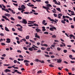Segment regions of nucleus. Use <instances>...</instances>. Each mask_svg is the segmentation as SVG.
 <instances>
[{"label": "nucleus", "instance_id": "obj_1", "mask_svg": "<svg viewBox=\"0 0 75 75\" xmlns=\"http://www.w3.org/2000/svg\"><path fill=\"white\" fill-rule=\"evenodd\" d=\"M21 22L23 24H27V21H26L25 19H23L22 21H21Z\"/></svg>", "mask_w": 75, "mask_h": 75}, {"label": "nucleus", "instance_id": "obj_2", "mask_svg": "<svg viewBox=\"0 0 75 75\" xmlns=\"http://www.w3.org/2000/svg\"><path fill=\"white\" fill-rule=\"evenodd\" d=\"M48 18L49 19L50 21H52V22H55L56 23H57V22L55 21H54L53 19H52L50 18V17H48Z\"/></svg>", "mask_w": 75, "mask_h": 75}, {"label": "nucleus", "instance_id": "obj_3", "mask_svg": "<svg viewBox=\"0 0 75 75\" xmlns=\"http://www.w3.org/2000/svg\"><path fill=\"white\" fill-rule=\"evenodd\" d=\"M54 30H57V28L55 27H53L52 28H50V31H54Z\"/></svg>", "mask_w": 75, "mask_h": 75}, {"label": "nucleus", "instance_id": "obj_4", "mask_svg": "<svg viewBox=\"0 0 75 75\" xmlns=\"http://www.w3.org/2000/svg\"><path fill=\"white\" fill-rule=\"evenodd\" d=\"M13 71H14L15 72H17L18 74H22V72H20L19 71H18V70H17L13 69Z\"/></svg>", "mask_w": 75, "mask_h": 75}, {"label": "nucleus", "instance_id": "obj_5", "mask_svg": "<svg viewBox=\"0 0 75 75\" xmlns=\"http://www.w3.org/2000/svg\"><path fill=\"white\" fill-rule=\"evenodd\" d=\"M35 37L36 38H39V39H40V36L38 35V34H37V33H35Z\"/></svg>", "mask_w": 75, "mask_h": 75}, {"label": "nucleus", "instance_id": "obj_6", "mask_svg": "<svg viewBox=\"0 0 75 75\" xmlns=\"http://www.w3.org/2000/svg\"><path fill=\"white\" fill-rule=\"evenodd\" d=\"M2 18H4L5 19V20H8V21H10V20L8 19L7 18V17L5 16H2Z\"/></svg>", "mask_w": 75, "mask_h": 75}, {"label": "nucleus", "instance_id": "obj_7", "mask_svg": "<svg viewBox=\"0 0 75 75\" xmlns=\"http://www.w3.org/2000/svg\"><path fill=\"white\" fill-rule=\"evenodd\" d=\"M6 40L7 41H6V42L7 43H10V39H9V38H7L6 39Z\"/></svg>", "mask_w": 75, "mask_h": 75}, {"label": "nucleus", "instance_id": "obj_8", "mask_svg": "<svg viewBox=\"0 0 75 75\" xmlns=\"http://www.w3.org/2000/svg\"><path fill=\"white\" fill-rule=\"evenodd\" d=\"M57 62L58 63H61V62H62V60L60 59H57Z\"/></svg>", "mask_w": 75, "mask_h": 75}, {"label": "nucleus", "instance_id": "obj_9", "mask_svg": "<svg viewBox=\"0 0 75 75\" xmlns=\"http://www.w3.org/2000/svg\"><path fill=\"white\" fill-rule=\"evenodd\" d=\"M4 72H5L6 73H7V72H11V70H9V69H6L4 71Z\"/></svg>", "mask_w": 75, "mask_h": 75}, {"label": "nucleus", "instance_id": "obj_10", "mask_svg": "<svg viewBox=\"0 0 75 75\" xmlns=\"http://www.w3.org/2000/svg\"><path fill=\"white\" fill-rule=\"evenodd\" d=\"M35 30H36V31L38 33L39 32H40L41 31V30H40V29L39 28L36 29Z\"/></svg>", "mask_w": 75, "mask_h": 75}, {"label": "nucleus", "instance_id": "obj_11", "mask_svg": "<svg viewBox=\"0 0 75 75\" xmlns=\"http://www.w3.org/2000/svg\"><path fill=\"white\" fill-rule=\"evenodd\" d=\"M56 9L57 10V11H59V12H61V9L59 8H57Z\"/></svg>", "mask_w": 75, "mask_h": 75}, {"label": "nucleus", "instance_id": "obj_12", "mask_svg": "<svg viewBox=\"0 0 75 75\" xmlns=\"http://www.w3.org/2000/svg\"><path fill=\"white\" fill-rule=\"evenodd\" d=\"M21 8L22 9H25L26 7L25 6H24V5H22L21 6Z\"/></svg>", "mask_w": 75, "mask_h": 75}, {"label": "nucleus", "instance_id": "obj_13", "mask_svg": "<svg viewBox=\"0 0 75 75\" xmlns=\"http://www.w3.org/2000/svg\"><path fill=\"white\" fill-rule=\"evenodd\" d=\"M5 16H7V17H10V16H11V15H10V14L8 13L5 14Z\"/></svg>", "mask_w": 75, "mask_h": 75}, {"label": "nucleus", "instance_id": "obj_14", "mask_svg": "<svg viewBox=\"0 0 75 75\" xmlns=\"http://www.w3.org/2000/svg\"><path fill=\"white\" fill-rule=\"evenodd\" d=\"M5 30L6 31H8L9 32L10 31V30H8V28H7V27H5Z\"/></svg>", "mask_w": 75, "mask_h": 75}, {"label": "nucleus", "instance_id": "obj_15", "mask_svg": "<svg viewBox=\"0 0 75 75\" xmlns=\"http://www.w3.org/2000/svg\"><path fill=\"white\" fill-rule=\"evenodd\" d=\"M47 7H49L50 8V7H52V6L50 4H47Z\"/></svg>", "mask_w": 75, "mask_h": 75}, {"label": "nucleus", "instance_id": "obj_16", "mask_svg": "<svg viewBox=\"0 0 75 75\" xmlns=\"http://www.w3.org/2000/svg\"><path fill=\"white\" fill-rule=\"evenodd\" d=\"M53 10H54V11L53 10H52V11L53 13H57V12H56V9H55V8H54Z\"/></svg>", "mask_w": 75, "mask_h": 75}, {"label": "nucleus", "instance_id": "obj_17", "mask_svg": "<svg viewBox=\"0 0 75 75\" xmlns=\"http://www.w3.org/2000/svg\"><path fill=\"white\" fill-rule=\"evenodd\" d=\"M24 62L25 63L26 62L27 63H30V61H28L27 60H24Z\"/></svg>", "mask_w": 75, "mask_h": 75}, {"label": "nucleus", "instance_id": "obj_18", "mask_svg": "<svg viewBox=\"0 0 75 75\" xmlns=\"http://www.w3.org/2000/svg\"><path fill=\"white\" fill-rule=\"evenodd\" d=\"M28 50H29V51H33V49L32 48V47H30L29 48Z\"/></svg>", "mask_w": 75, "mask_h": 75}, {"label": "nucleus", "instance_id": "obj_19", "mask_svg": "<svg viewBox=\"0 0 75 75\" xmlns=\"http://www.w3.org/2000/svg\"><path fill=\"white\" fill-rule=\"evenodd\" d=\"M52 38H56V37H57V36H56V35H53L52 36Z\"/></svg>", "mask_w": 75, "mask_h": 75}, {"label": "nucleus", "instance_id": "obj_20", "mask_svg": "<svg viewBox=\"0 0 75 75\" xmlns=\"http://www.w3.org/2000/svg\"><path fill=\"white\" fill-rule=\"evenodd\" d=\"M33 25H34V26H35L36 27H38V25L36 23L34 24Z\"/></svg>", "mask_w": 75, "mask_h": 75}, {"label": "nucleus", "instance_id": "obj_21", "mask_svg": "<svg viewBox=\"0 0 75 75\" xmlns=\"http://www.w3.org/2000/svg\"><path fill=\"white\" fill-rule=\"evenodd\" d=\"M18 30L20 31H23V30L21 28H18Z\"/></svg>", "mask_w": 75, "mask_h": 75}, {"label": "nucleus", "instance_id": "obj_22", "mask_svg": "<svg viewBox=\"0 0 75 75\" xmlns=\"http://www.w3.org/2000/svg\"><path fill=\"white\" fill-rule=\"evenodd\" d=\"M61 22L62 23H63V24H65L66 23L65 21H64L63 20H62Z\"/></svg>", "mask_w": 75, "mask_h": 75}, {"label": "nucleus", "instance_id": "obj_23", "mask_svg": "<svg viewBox=\"0 0 75 75\" xmlns=\"http://www.w3.org/2000/svg\"><path fill=\"white\" fill-rule=\"evenodd\" d=\"M29 38H30V36L28 35V36H27L25 38L26 39L28 40V39H29Z\"/></svg>", "mask_w": 75, "mask_h": 75}, {"label": "nucleus", "instance_id": "obj_24", "mask_svg": "<svg viewBox=\"0 0 75 75\" xmlns=\"http://www.w3.org/2000/svg\"><path fill=\"white\" fill-rule=\"evenodd\" d=\"M42 28L43 29L42 30H43V31H46V29H45V27H42Z\"/></svg>", "mask_w": 75, "mask_h": 75}, {"label": "nucleus", "instance_id": "obj_25", "mask_svg": "<svg viewBox=\"0 0 75 75\" xmlns=\"http://www.w3.org/2000/svg\"><path fill=\"white\" fill-rule=\"evenodd\" d=\"M57 50L58 51H60L61 49V48H60V47H58L57 48Z\"/></svg>", "mask_w": 75, "mask_h": 75}, {"label": "nucleus", "instance_id": "obj_26", "mask_svg": "<svg viewBox=\"0 0 75 75\" xmlns=\"http://www.w3.org/2000/svg\"><path fill=\"white\" fill-rule=\"evenodd\" d=\"M19 58H23V56L21 55H20L19 56Z\"/></svg>", "mask_w": 75, "mask_h": 75}, {"label": "nucleus", "instance_id": "obj_27", "mask_svg": "<svg viewBox=\"0 0 75 75\" xmlns=\"http://www.w3.org/2000/svg\"><path fill=\"white\" fill-rule=\"evenodd\" d=\"M11 20H13V21H15V19L13 17L11 18Z\"/></svg>", "mask_w": 75, "mask_h": 75}, {"label": "nucleus", "instance_id": "obj_28", "mask_svg": "<svg viewBox=\"0 0 75 75\" xmlns=\"http://www.w3.org/2000/svg\"><path fill=\"white\" fill-rule=\"evenodd\" d=\"M50 47H48L47 48V51H50Z\"/></svg>", "mask_w": 75, "mask_h": 75}, {"label": "nucleus", "instance_id": "obj_29", "mask_svg": "<svg viewBox=\"0 0 75 75\" xmlns=\"http://www.w3.org/2000/svg\"><path fill=\"white\" fill-rule=\"evenodd\" d=\"M29 27H33L34 26V25L33 24H31V25H28Z\"/></svg>", "mask_w": 75, "mask_h": 75}, {"label": "nucleus", "instance_id": "obj_30", "mask_svg": "<svg viewBox=\"0 0 75 75\" xmlns=\"http://www.w3.org/2000/svg\"><path fill=\"white\" fill-rule=\"evenodd\" d=\"M41 49L42 50H45L46 48H44V47H41Z\"/></svg>", "mask_w": 75, "mask_h": 75}, {"label": "nucleus", "instance_id": "obj_31", "mask_svg": "<svg viewBox=\"0 0 75 75\" xmlns=\"http://www.w3.org/2000/svg\"><path fill=\"white\" fill-rule=\"evenodd\" d=\"M49 33V32H45L44 33L45 34H48V33Z\"/></svg>", "mask_w": 75, "mask_h": 75}, {"label": "nucleus", "instance_id": "obj_32", "mask_svg": "<svg viewBox=\"0 0 75 75\" xmlns=\"http://www.w3.org/2000/svg\"><path fill=\"white\" fill-rule=\"evenodd\" d=\"M54 16L55 17H57V14H55V13H54L53 14Z\"/></svg>", "mask_w": 75, "mask_h": 75}, {"label": "nucleus", "instance_id": "obj_33", "mask_svg": "<svg viewBox=\"0 0 75 75\" xmlns=\"http://www.w3.org/2000/svg\"><path fill=\"white\" fill-rule=\"evenodd\" d=\"M45 20H43L42 22V23L43 24H45Z\"/></svg>", "mask_w": 75, "mask_h": 75}, {"label": "nucleus", "instance_id": "obj_34", "mask_svg": "<svg viewBox=\"0 0 75 75\" xmlns=\"http://www.w3.org/2000/svg\"><path fill=\"white\" fill-rule=\"evenodd\" d=\"M45 56L46 57H48V58L50 57V56L49 55H45Z\"/></svg>", "mask_w": 75, "mask_h": 75}, {"label": "nucleus", "instance_id": "obj_35", "mask_svg": "<svg viewBox=\"0 0 75 75\" xmlns=\"http://www.w3.org/2000/svg\"><path fill=\"white\" fill-rule=\"evenodd\" d=\"M5 11L7 12V13H10V12L7 9H6Z\"/></svg>", "mask_w": 75, "mask_h": 75}, {"label": "nucleus", "instance_id": "obj_36", "mask_svg": "<svg viewBox=\"0 0 75 75\" xmlns=\"http://www.w3.org/2000/svg\"><path fill=\"white\" fill-rule=\"evenodd\" d=\"M42 72V71L40 70L39 71H38L37 72V73H38V74H39V73H41Z\"/></svg>", "mask_w": 75, "mask_h": 75}, {"label": "nucleus", "instance_id": "obj_37", "mask_svg": "<svg viewBox=\"0 0 75 75\" xmlns=\"http://www.w3.org/2000/svg\"><path fill=\"white\" fill-rule=\"evenodd\" d=\"M24 14H29V12H25L24 13Z\"/></svg>", "mask_w": 75, "mask_h": 75}, {"label": "nucleus", "instance_id": "obj_38", "mask_svg": "<svg viewBox=\"0 0 75 75\" xmlns=\"http://www.w3.org/2000/svg\"><path fill=\"white\" fill-rule=\"evenodd\" d=\"M21 13H23V11H25V10L23 9H22L21 10Z\"/></svg>", "mask_w": 75, "mask_h": 75}, {"label": "nucleus", "instance_id": "obj_39", "mask_svg": "<svg viewBox=\"0 0 75 75\" xmlns=\"http://www.w3.org/2000/svg\"><path fill=\"white\" fill-rule=\"evenodd\" d=\"M64 53H67V50H64Z\"/></svg>", "mask_w": 75, "mask_h": 75}, {"label": "nucleus", "instance_id": "obj_40", "mask_svg": "<svg viewBox=\"0 0 75 75\" xmlns=\"http://www.w3.org/2000/svg\"><path fill=\"white\" fill-rule=\"evenodd\" d=\"M49 66L50 67H54V65H52V64H50L49 65Z\"/></svg>", "mask_w": 75, "mask_h": 75}, {"label": "nucleus", "instance_id": "obj_41", "mask_svg": "<svg viewBox=\"0 0 75 75\" xmlns=\"http://www.w3.org/2000/svg\"><path fill=\"white\" fill-rule=\"evenodd\" d=\"M1 45H5L6 44L4 43H1Z\"/></svg>", "mask_w": 75, "mask_h": 75}, {"label": "nucleus", "instance_id": "obj_42", "mask_svg": "<svg viewBox=\"0 0 75 75\" xmlns=\"http://www.w3.org/2000/svg\"><path fill=\"white\" fill-rule=\"evenodd\" d=\"M16 39L17 40H20V38H18V37H16Z\"/></svg>", "mask_w": 75, "mask_h": 75}, {"label": "nucleus", "instance_id": "obj_43", "mask_svg": "<svg viewBox=\"0 0 75 75\" xmlns=\"http://www.w3.org/2000/svg\"><path fill=\"white\" fill-rule=\"evenodd\" d=\"M23 49H24L25 50H28V49H27L26 47H23Z\"/></svg>", "mask_w": 75, "mask_h": 75}, {"label": "nucleus", "instance_id": "obj_44", "mask_svg": "<svg viewBox=\"0 0 75 75\" xmlns=\"http://www.w3.org/2000/svg\"><path fill=\"white\" fill-rule=\"evenodd\" d=\"M45 3L46 4H48L49 3V2L48 1H45Z\"/></svg>", "mask_w": 75, "mask_h": 75}, {"label": "nucleus", "instance_id": "obj_45", "mask_svg": "<svg viewBox=\"0 0 75 75\" xmlns=\"http://www.w3.org/2000/svg\"><path fill=\"white\" fill-rule=\"evenodd\" d=\"M13 5H14V6H17V7L18 6V4H16L15 3H13Z\"/></svg>", "mask_w": 75, "mask_h": 75}, {"label": "nucleus", "instance_id": "obj_46", "mask_svg": "<svg viewBox=\"0 0 75 75\" xmlns=\"http://www.w3.org/2000/svg\"><path fill=\"white\" fill-rule=\"evenodd\" d=\"M18 18L19 19H20V20H21V19H22V18L20 16H18Z\"/></svg>", "mask_w": 75, "mask_h": 75}, {"label": "nucleus", "instance_id": "obj_47", "mask_svg": "<svg viewBox=\"0 0 75 75\" xmlns=\"http://www.w3.org/2000/svg\"><path fill=\"white\" fill-rule=\"evenodd\" d=\"M54 41L56 42H59V40H55Z\"/></svg>", "mask_w": 75, "mask_h": 75}, {"label": "nucleus", "instance_id": "obj_48", "mask_svg": "<svg viewBox=\"0 0 75 75\" xmlns=\"http://www.w3.org/2000/svg\"><path fill=\"white\" fill-rule=\"evenodd\" d=\"M69 37H74V35L71 34L69 35Z\"/></svg>", "mask_w": 75, "mask_h": 75}, {"label": "nucleus", "instance_id": "obj_49", "mask_svg": "<svg viewBox=\"0 0 75 75\" xmlns=\"http://www.w3.org/2000/svg\"><path fill=\"white\" fill-rule=\"evenodd\" d=\"M25 65L26 66H29V64L28 63H25Z\"/></svg>", "mask_w": 75, "mask_h": 75}, {"label": "nucleus", "instance_id": "obj_50", "mask_svg": "<svg viewBox=\"0 0 75 75\" xmlns=\"http://www.w3.org/2000/svg\"><path fill=\"white\" fill-rule=\"evenodd\" d=\"M22 8H18V10H20V11H21L22 10Z\"/></svg>", "mask_w": 75, "mask_h": 75}, {"label": "nucleus", "instance_id": "obj_51", "mask_svg": "<svg viewBox=\"0 0 75 75\" xmlns=\"http://www.w3.org/2000/svg\"><path fill=\"white\" fill-rule=\"evenodd\" d=\"M58 16H59L60 17H61V16H62V13L59 14H58Z\"/></svg>", "mask_w": 75, "mask_h": 75}, {"label": "nucleus", "instance_id": "obj_52", "mask_svg": "<svg viewBox=\"0 0 75 75\" xmlns=\"http://www.w3.org/2000/svg\"><path fill=\"white\" fill-rule=\"evenodd\" d=\"M11 11L12 13H13V14H15L16 13V12H14V11L13 10H12Z\"/></svg>", "mask_w": 75, "mask_h": 75}, {"label": "nucleus", "instance_id": "obj_53", "mask_svg": "<svg viewBox=\"0 0 75 75\" xmlns=\"http://www.w3.org/2000/svg\"><path fill=\"white\" fill-rule=\"evenodd\" d=\"M13 62L14 63V64H16V63H17V60H15L13 61Z\"/></svg>", "mask_w": 75, "mask_h": 75}, {"label": "nucleus", "instance_id": "obj_54", "mask_svg": "<svg viewBox=\"0 0 75 75\" xmlns=\"http://www.w3.org/2000/svg\"><path fill=\"white\" fill-rule=\"evenodd\" d=\"M22 40L23 41H26V39H25V38L22 39Z\"/></svg>", "mask_w": 75, "mask_h": 75}, {"label": "nucleus", "instance_id": "obj_55", "mask_svg": "<svg viewBox=\"0 0 75 75\" xmlns=\"http://www.w3.org/2000/svg\"><path fill=\"white\" fill-rule=\"evenodd\" d=\"M43 46L45 47H48V45L46 44H44L43 45Z\"/></svg>", "mask_w": 75, "mask_h": 75}, {"label": "nucleus", "instance_id": "obj_56", "mask_svg": "<svg viewBox=\"0 0 75 75\" xmlns=\"http://www.w3.org/2000/svg\"><path fill=\"white\" fill-rule=\"evenodd\" d=\"M17 52H19V53H21V51L20 50H18Z\"/></svg>", "mask_w": 75, "mask_h": 75}, {"label": "nucleus", "instance_id": "obj_57", "mask_svg": "<svg viewBox=\"0 0 75 75\" xmlns=\"http://www.w3.org/2000/svg\"><path fill=\"white\" fill-rule=\"evenodd\" d=\"M33 14H35V15H38V13H36L35 12H34Z\"/></svg>", "mask_w": 75, "mask_h": 75}, {"label": "nucleus", "instance_id": "obj_58", "mask_svg": "<svg viewBox=\"0 0 75 75\" xmlns=\"http://www.w3.org/2000/svg\"><path fill=\"white\" fill-rule=\"evenodd\" d=\"M69 58H72V55H69Z\"/></svg>", "mask_w": 75, "mask_h": 75}, {"label": "nucleus", "instance_id": "obj_59", "mask_svg": "<svg viewBox=\"0 0 75 75\" xmlns=\"http://www.w3.org/2000/svg\"><path fill=\"white\" fill-rule=\"evenodd\" d=\"M0 35H1V36H4V34L3 33H0Z\"/></svg>", "mask_w": 75, "mask_h": 75}, {"label": "nucleus", "instance_id": "obj_60", "mask_svg": "<svg viewBox=\"0 0 75 75\" xmlns=\"http://www.w3.org/2000/svg\"><path fill=\"white\" fill-rule=\"evenodd\" d=\"M41 51L40 50H39L38 51H37V52H41Z\"/></svg>", "mask_w": 75, "mask_h": 75}, {"label": "nucleus", "instance_id": "obj_61", "mask_svg": "<svg viewBox=\"0 0 75 75\" xmlns=\"http://www.w3.org/2000/svg\"><path fill=\"white\" fill-rule=\"evenodd\" d=\"M70 62H71V63H72V64H74V63H75V62L71 61H70Z\"/></svg>", "mask_w": 75, "mask_h": 75}, {"label": "nucleus", "instance_id": "obj_62", "mask_svg": "<svg viewBox=\"0 0 75 75\" xmlns=\"http://www.w3.org/2000/svg\"><path fill=\"white\" fill-rule=\"evenodd\" d=\"M51 58H55V56L54 55L51 56L50 57Z\"/></svg>", "mask_w": 75, "mask_h": 75}, {"label": "nucleus", "instance_id": "obj_63", "mask_svg": "<svg viewBox=\"0 0 75 75\" xmlns=\"http://www.w3.org/2000/svg\"><path fill=\"white\" fill-rule=\"evenodd\" d=\"M71 28H74V25H71Z\"/></svg>", "mask_w": 75, "mask_h": 75}, {"label": "nucleus", "instance_id": "obj_64", "mask_svg": "<svg viewBox=\"0 0 75 75\" xmlns=\"http://www.w3.org/2000/svg\"><path fill=\"white\" fill-rule=\"evenodd\" d=\"M67 46L68 47H69V48H71V45H67Z\"/></svg>", "mask_w": 75, "mask_h": 75}]
</instances>
